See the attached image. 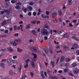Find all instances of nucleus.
Segmentation results:
<instances>
[{
	"label": "nucleus",
	"instance_id": "c756f323",
	"mask_svg": "<svg viewBox=\"0 0 79 79\" xmlns=\"http://www.w3.org/2000/svg\"><path fill=\"white\" fill-rule=\"evenodd\" d=\"M44 52H45V53L46 54H48V50H44Z\"/></svg>",
	"mask_w": 79,
	"mask_h": 79
},
{
	"label": "nucleus",
	"instance_id": "a19ab883",
	"mask_svg": "<svg viewBox=\"0 0 79 79\" xmlns=\"http://www.w3.org/2000/svg\"><path fill=\"white\" fill-rule=\"evenodd\" d=\"M46 15H49V14H50V12H49V11H46Z\"/></svg>",
	"mask_w": 79,
	"mask_h": 79
},
{
	"label": "nucleus",
	"instance_id": "864d4df0",
	"mask_svg": "<svg viewBox=\"0 0 79 79\" xmlns=\"http://www.w3.org/2000/svg\"><path fill=\"white\" fill-rule=\"evenodd\" d=\"M76 53L77 55H79V50H77L76 51Z\"/></svg>",
	"mask_w": 79,
	"mask_h": 79
},
{
	"label": "nucleus",
	"instance_id": "13d9d810",
	"mask_svg": "<svg viewBox=\"0 0 79 79\" xmlns=\"http://www.w3.org/2000/svg\"><path fill=\"white\" fill-rule=\"evenodd\" d=\"M30 43H31V42H34V40H29Z\"/></svg>",
	"mask_w": 79,
	"mask_h": 79
},
{
	"label": "nucleus",
	"instance_id": "37998d69",
	"mask_svg": "<svg viewBox=\"0 0 79 79\" xmlns=\"http://www.w3.org/2000/svg\"><path fill=\"white\" fill-rule=\"evenodd\" d=\"M31 23V24H35V22L34 21H32Z\"/></svg>",
	"mask_w": 79,
	"mask_h": 79
},
{
	"label": "nucleus",
	"instance_id": "de8ad7c7",
	"mask_svg": "<svg viewBox=\"0 0 79 79\" xmlns=\"http://www.w3.org/2000/svg\"><path fill=\"white\" fill-rule=\"evenodd\" d=\"M44 74L45 76L47 77V73L46 72H44Z\"/></svg>",
	"mask_w": 79,
	"mask_h": 79
},
{
	"label": "nucleus",
	"instance_id": "4c0bfd02",
	"mask_svg": "<svg viewBox=\"0 0 79 79\" xmlns=\"http://www.w3.org/2000/svg\"><path fill=\"white\" fill-rule=\"evenodd\" d=\"M63 63H61L60 65V66H64V64Z\"/></svg>",
	"mask_w": 79,
	"mask_h": 79
},
{
	"label": "nucleus",
	"instance_id": "603ef678",
	"mask_svg": "<svg viewBox=\"0 0 79 79\" xmlns=\"http://www.w3.org/2000/svg\"><path fill=\"white\" fill-rule=\"evenodd\" d=\"M53 32H55V33H57L58 32V31L56 30H53Z\"/></svg>",
	"mask_w": 79,
	"mask_h": 79
},
{
	"label": "nucleus",
	"instance_id": "c85d7f7f",
	"mask_svg": "<svg viewBox=\"0 0 79 79\" xmlns=\"http://www.w3.org/2000/svg\"><path fill=\"white\" fill-rule=\"evenodd\" d=\"M65 60L66 61H67V62H69V61H70V58H67L65 59Z\"/></svg>",
	"mask_w": 79,
	"mask_h": 79
},
{
	"label": "nucleus",
	"instance_id": "393cba45",
	"mask_svg": "<svg viewBox=\"0 0 79 79\" xmlns=\"http://www.w3.org/2000/svg\"><path fill=\"white\" fill-rule=\"evenodd\" d=\"M12 62L13 63H16L17 62V60H12Z\"/></svg>",
	"mask_w": 79,
	"mask_h": 79
},
{
	"label": "nucleus",
	"instance_id": "4468645a",
	"mask_svg": "<svg viewBox=\"0 0 79 79\" xmlns=\"http://www.w3.org/2000/svg\"><path fill=\"white\" fill-rule=\"evenodd\" d=\"M44 28H48L49 27V25H48V23H46L44 25Z\"/></svg>",
	"mask_w": 79,
	"mask_h": 79
},
{
	"label": "nucleus",
	"instance_id": "052dcab7",
	"mask_svg": "<svg viewBox=\"0 0 79 79\" xmlns=\"http://www.w3.org/2000/svg\"><path fill=\"white\" fill-rule=\"evenodd\" d=\"M30 75L31 77H33V76H34V73H32L31 72L30 73Z\"/></svg>",
	"mask_w": 79,
	"mask_h": 79
},
{
	"label": "nucleus",
	"instance_id": "0eeeda50",
	"mask_svg": "<svg viewBox=\"0 0 79 79\" xmlns=\"http://www.w3.org/2000/svg\"><path fill=\"white\" fill-rule=\"evenodd\" d=\"M57 16V13L53 12L52 14V17L53 18H55V17Z\"/></svg>",
	"mask_w": 79,
	"mask_h": 79
},
{
	"label": "nucleus",
	"instance_id": "cd10ccee",
	"mask_svg": "<svg viewBox=\"0 0 79 79\" xmlns=\"http://www.w3.org/2000/svg\"><path fill=\"white\" fill-rule=\"evenodd\" d=\"M69 76H72V77L74 76V75H73V73H72L71 72H69Z\"/></svg>",
	"mask_w": 79,
	"mask_h": 79
},
{
	"label": "nucleus",
	"instance_id": "ea45409f",
	"mask_svg": "<svg viewBox=\"0 0 79 79\" xmlns=\"http://www.w3.org/2000/svg\"><path fill=\"white\" fill-rule=\"evenodd\" d=\"M7 61L8 63H11V60L10 59H8Z\"/></svg>",
	"mask_w": 79,
	"mask_h": 79
},
{
	"label": "nucleus",
	"instance_id": "e433bc0d",
	"mask_svg": "<svg viewBox=\"0 0 79 79\" xmlns=\"http://www.w3.org/2000/svg\"><path fill=\"white\" fill-rule=\"evenodd\" d=\"M41 74H42V78H43V79H45V76H44V73H41Z\"/></svg>",
	"mask_w": 79,
	"mask_h": 79
},
{
	"label": "nucleus",
	"instance_id": "4be33fe9",
	"mask_svg": "<svg viewBox=\"0 0 79 79\" xmlns=\"http://www.w3.org/2000/svg\"><path fill=\"white\" fill-rule=\"evenodd\" d=\"M72 2V0H68V2H69V5H70L72 4V2Z\"/></svg>",
	"mask_w": 79,
	"mask_h": 79
},
{
	"label": "nucleus",
	"instance_id": "7c9ffc66",
	"mask_svg": "<svg viewBox=\"0 0 79 79\" xmlns=\"http://www.w3.org/2000/svg\"><path fill=\"white\" fill-rule=\"evenodd\" d=\"M47 2H48L49 3H51V2H52L54 1V0H47Z\"/></svg>",
	"mask_w": 79,
	"mask_h": 79
},
{
	"label": "nucleus",
	"instance_id": "c9c22d12",
	"mask_svg": "<svg viewBox=\"0 0 79 79\" xmlns=\"http://www.w3.org/2000/svg\"><path fill=\"white\" fill-rule=\"evenodd\" d=\"M28 9L29 10H30V11H31V10H32V7H31V6H30L28 7Z\"/></svg>",
	"mask_w": 79,
	"mask_h": 79
},
{
	"label": "nucleus",
	"instance_id": "5fc2aeb1",
	"mask_svg": "<svg viewBox=\"0 0 79 79\" xmlns=\"http://www.w3.org/2000/svg\"><path fill=\"white\" fill-rule=\"evenodd\" d=\"M18 40V43H21V40L20 39H17Z\"/></svg>",
	"mask_w": 79,
	"mask_h": 79
},
{
	"label": "nucleus",
	"instance_id": "bb28decb",
	"mask_svg": "<svg viewBox=\"0 0 79 79\" xmlns=\"http://www.w3.org/2000/svg\"><path fill=\"white\" fill-rule=\"evenodd\" d=\"M69 70L68 69H66L64 70V73H66Z\"/></svg>",
	"mask_w": 79,
	"mask_h": 79
},
{
	"label": "nucleus",
	"instance_id": "79ce46f5",
	"mask_svg": "<svg viewBox=\"0 0 79 79\" xmlns=\"http://www.w3.org/2000/svg\"><path fill=\"white\" fill-rule=\"evenodd\" d=\"M24 12H26V11L27 10V8H25V9H23V10H22L23 11H24Z\"/></svg>",
	"mask_w": 79,
	"mask_h": 79
},
{
	"label": "nucleus",
	"instance_id": "f257e3e1",
	"mask_svg": "<svg viewBox=\"0 0 79 79\" xmlns=\"http://www.w3.org/2000/svg\"><path fill=\"white\" fill-rule=\"evenodd\" d=\"M41 33L42 35H48V31L46 29H43L41 30Z\"/></svg>",
	"mask_w": 79,
	"mask_h": 79
},
{
	"label": "nucleus",
	"instance_id": "49530a36",
	"mask_svg": "<svg viewBox=\"0 0 79 79\" xmlns=\"http://www.w3.org/2000/svg\"><path fill=\"white\" fill-rule=\"evenodd\" d=\"M27 67H28V64H26L24 66V68H26Z\"/></svg>",
	"mask_w": 79,
	"mask_h": 79
},
{
	"label": "nucleus",
	"instance_id": "423d86ee",
	"mask_svg": "<svg viewBox=\"0 0 79 79\" xmlns=\"http://www.w3.org/2000/svg\"><path fill=\"white\" fill-rule=\"evenodd\" d=\"M17 43H18V39H16L15 40L14 42L13 43V45L14 46H16L18 44Z\"/></svg>",
	"mask_w": 79,
	"mask_h": 79
},
{
	"label": "nucleus",
	"instance_id": "9d476101",
	"mask_svg": "<svg viewBox=\"0 0 79 79\" xmlns=\"http://www.w3.org/2000/svg\"><path fill=\"white\" fill-rule=\"evenodd\" d=\"M31 66L32 68H35V62L33 61V60L31 61Z\"/></svg>",
	"mask_w": 79,
	"mask_h": 79
},
{
	"label": "nucleus",
	"instance_id": "7ed1b4c3",
	"mask_svg": "<svg viewBox=\"0 0 79 79\" xmlns=\"http://www.w3.org/2000/svg\"><path fill=\"white\" fill-rule=\"evenodd\" d=\"M57 33L58 34H60L61 36H63V34H64V31L63 30H59L57 32Z\"/></svg>",
	"mask_w": 79,
	"mask_h": 79
},
{
	"label": "nucleus",
	"instance_id": "5701e85b",
	"mask_svg": "<svg viewBox=\"0 0 79 79\" xmlns=\"http://www.w3.org/2000/svg\"><path fill=\"white\" fill-rule=\"evenodd\" d=\"M6 21H4L1 23V25H6Z\"/></svg>",
	"mask_w": 79,
	"mask_h": 79
},
{
	"label": "nucleus",
	"instance_id": "1a4fd4ad",
	"mask_svg": "<svg viewBox=\"0 0 79 79\" xmlns=\"http://www.w3.org/2000/svg\"><path fill=\"white\" fill-rule=\"evenodd\" d=\"M79 69H77L75 70H74L73 71V73L75 74H77L79 73Z\"/></svg>",
	"mask_w": 79,
	"mask_h": 79
},
{
	"label": "nucleus",
	"instance_id": "3c124183",
	"mask_svg": "<svg viewBox=\"0 0 79 79\" xmlns=\"http://www.w3.org/2000/svg\"><path fill=\"white\" fill-rule=\"evenodd\" d=\"M28 16H31L32 15V13H31V12H29L28 14Z\"/></svg>",
	"mask_w": 79,
	"mask_h": 79
},
{
	"label": "nucleus",
	"instance_id": "09e8293b",
	"mask_svg": "<svg viewBox=\"0 0 79 79\" xmlns=\"http://www.w3.org/2000/svg\"><path fill=\"white\" fill-rule=\"evenodd\" d=\"M59 14L60 15H62V12H61V11H59Z\"/></svg>",
	"mask_w": 79,
	"mask_h": 79
},
{
	"label": "nucleus",
	"instance_id": "39448f33",
	"mask_svg": "<svg viewBox=\"0 0 79 79\" xmlns=\"http://www.w3.org/2000/svg\"><path fill=\"white\" fill-rule=\"evenodd\" d=\"M34 57L32 59V60L33 61H37V55L35 54L34 55Z\"/></svg>",
	"mask_w": 79,
	"mask_h": 79
},
{
	"label": "nucleus",
	"instance_id": "473e14b6",
	"mask_svg": "<svg viewBox=\"0 0 79 79\" xmlns=\"http://www.w3.org/2000/svg\"><path fill=\"white\" fill-rule=\"evenodd\" d=\"M5 5L6 7H8V4L7 3V2H5Z\"/></svg>",
	"mask_w": 79,
	"mask_h": 79
},
{
	"label": "nucleus",
	"instance_id": "20e7f679",
	"mask_svg": "<svg viewBox=\"0 0 79 79\" xmlns=\"http://www.w3.org/2000/svg\"><path fill=\"white\" fill-rule=\"evenodd\" d=\"M78 47V45L77 44H74L73 45L72 48H71V49L74 50V49H75L76 48Z\"/></svg>",
	"mask_w": 79,
	"mask_h": 79
},
{
	"label": "nucleus",
	"instance_id": "2eb2a0df",
	"mask_svg": "<svg viewBox=\"0 0 79 79\" xmlns=\"http://www.w3.org/2000/svg\"><path fill=\"white\" fill-rule=\"evenodd\" d=\"M30 50H37V48L34 47H31L30 48Z\"/></svg>",
	"mask_w": 79,
	"mask_h": 79
},
{
	"label": "nucleus",
	"instance_id": "9b49d317",
	"mask_svg": "<svg viewBox=\"0 0 79 79\" xmlns=\"http://www.w3.org/2000/svg\"><path fill=\"white\" fill-rule=\"evenodd\" d=\"M64 37L65 38H68L69 37V36L67 34V33H65V34H63V35Z\"/></svg>",
	"mask_w": 79,
	"mask_h": 79
},
{
	"label": "nucleus",
	"instance_id": "412c9836",
	"mask_svg": "<svg viewBox=\"0 0 79 79\" xmlns=\"http://www.w3.org/2000/svg\"><path fill=\"white\" fill-rule=\"evenodd\" d=\"M15 8L16 9L18 10V9H20V8H21V6L19 5L16 6H15Z\"/></svg>",
	"mask_w": 79,
	"mask_h": 79
},
{
	"label": "nucleus",
	"instance_id": "a878e982",
	"mask_svg": "<svg viewBox=\"0 0 79 79\" xmlns=\"http://www.w3.org/2000/svg\"><path fill=\"white\" fill-rule=\"evenodd\" d=\"M20 73L21 74V67L20 66L18 68Z\"/></svg>",
	"mask_w": 79,
	"mask_h": 79
},
{
	"label": "nucleus",
	"instance_id": "ddd939ff",
	"mask_svg": "<svg viewBox=\"0 0 79 79\" xmlns=\"http://www.w3.org/2000/svg\"><path fill=\"white\" fill-rule=\"evenodd\" d=\"M11 2L12 3H16L18 2V0H12L11 1Z\"/></svg>",
	"mask_w": 79,
	"mask_h": 79
},
{
	"label": "nucleus",
	"instance_id": "6e6d98bb",
	"mask_svg": "<svg viewBox=\"0 0 79 79\" xmlns=\"http://www.w3.org/2000/svg\"><path fill=\"white\" fill-rule=\"evenodd\" d=\"M17 52H23L22 50H17Z\"/></svg>",
	"mask_w": 79,
	"mask_h": 79
},
{
	"label": "nucleus",
	"instance_id": "0e129e2a",
	"mask_svg": "<svg viewBox=\"0 0 79 79\" xmlns=\"http://www.w3.org/2000/svg\"><path fill=\"white\" fill-rule=\"evenodd\" d=\"M29 4L30 5H34V3L32 2H31L29 3Z\"/></svg>",
	"mask_w": 79,
	"mask_h": 79
},
{
	"label": "nucleus",
	"instance_id": "69168bd1",
	"mask_svg": "<svg viewBox=\"0 0 79 79\" xmlns=\"http://www.w3.org/2000/svg\"><path fill=\"white\" fill-rule=\"evenodd\" d=\"M68 46H71V45H72V44L70 43H68Z\"/></svg>",
	"mask_w": 79,
	"mask_h": 79
},
{
	"label": "nucleus",
	"instance_id": "b1692460",
	"mask_svg": "<svg viewBox=\"0 0 79 79\" xmlns=\"http://www.w3.org/2000/svg\"><path fill=\"white\" fill-rule=\"evenodd\" d=\"M77 64L76 63H74L72 64V66L73 67H74V66H76Z\"/></svg>",
	"mask_w": 79,
	"mask_h": 79
},
{
	"label": "nucleus",
	"instance_id": "a18cd8bd",
	"mask_svg": "<svg viewBox=\"0 0 79 79\" xmlns=\"http://www.w3.org/2000/svg\"><path fill=\"white\" fill-rule=\"evenodd\" d=\"M14 29L15 31L17 29V27H16V26H14Z\"/></svg>",
	"mask_w": 79,
	"mask_h": 79
},
{
	"label": "nucleus",
	"instance_id": "f704fd0d",
	"mask_svg": "<svg viewBox=\"0 0 79 79\" xmlns=\"http://www.w3.org/2000/svg\"><path fill=\"white\" fill-rule=\"evenodd\" d=\"M6 61V60L4 59H2V60L1 61V62H4V63H5Z\"/></svg>",
	"mask_w": 79,
	"mask_h": 79
},
{
	"label": "nucleus",
	"instance_id": "c03bdc74",
	"mask_svg": "<svg viewBox=\"0 0 79 79\" xmlns=\"http://www.w3.org/2000/svg\"><path fill=\"white\" fill-rule=\"evenodd\" d=\"M30 26H31V24H30L29 25L27 26V28L29 29L30 28H31V27H30Z\"/></svg>",
	"mask_w": 79,
	"mask_h": 79
},
{
	"label": "nucleus",
	"instance_id": "e2e57ef3",
	"mask_svg": "<svg viewBox=\"0 0 79 79\" xmlns=\"http://www.w3.org/2000/svg\"><path fill=\"white\" fill-rule=\"evenodd\" d=\"M8 52H13V50H8Z\"/></svg>",
	"mask_w": 79,
	"mask_h": 79
},
{
	"label": "nucleus",
	"instance_id": "f3484780",
	"mask_svg": "<svg viewBox=\"0 0 79 79\" xmlns=\"http://www.w3.org/2000/svg\"><path fill=\"white\" fill-rule=\"evenodd\" d=\"M0 65L2 66V67L3 68H5V67L4 66L5 65V63H1L0 64Z\"/></svg>",
	"mask_w": 79,
	"mask_h": 79
},
{
	"label": "nucleus",
	"instance_id": "58836bf2",
	"mask_svg": "<svg viewBox=\"0 0 79 79\" xmlns=\"http://www.w3.org/2000/svg\"><path fill=\"white\" fill-rule=\"evenodd\" d=\"M47 73H48V74H50V73H51V71L48 70V69H47Z\"/></svg>",
	"mask_w": 79,
	"mask_h": 79
},
{
	"label": "nucleus",
	"instance_id": "4d7b16f0",
	"mask_svg": "<svg viewBox=\"0 0 79 79\" xmlns=\"http://www.w3.org/2000/svg\"><path fill=\"white\" fill-rule=\"evenodd\" d=\"M42 49H43V50H47V48L46 47H44Z\"/></svg>",
	"mask_w": 79,
	"mask_h": 79
},
{
	"label": "nucleus",
	"instance_id": "774afa93",
	"mask_svg": "<svg viewBox=\"0 0 79 79\" xmlns=\"http://www.w3.org/2000/svg\"><path fill=\"white\" fill-rule=\"evenodd\" d=\"M32 33L33 34L35 35V30H34L32 31Z\"/></svg>",
	"mask_w": 79,
	"mask_h": 79
},
{
	"label": "nucleus",
	"instance_id": "8fccbe9b",
	"mask_svg": "<svg viewBox=\"0 0 79 79\" xmlns=\"http://www.w3.org/2000/svg\"><path fill=\"white\" fill-rule=\"evenodd\" d=\"M8 30H6L5 31V33L8 34Z\"/></svg>",
	"mask_w": 79,
	"mask_h": 79
},
{
	"label": "nucleus",
	"instance_id": "f03ea898",
	"mask_svg": "<svg viewBox=\"0 0 79 79\" xmlns=\"http://www.w3.org/2000/svg\"><path fill=\"white\" fill-rule=\"evenodd\" d=\"M4 11L7 13V15L9 16L10 15V13H12V10L11 9H8V10H4Z\"/></svg>",
	"mask_w": 79,
	"mask_h": 79
},
{
	"label": "nucleus",
	"instance_id": "dca6fc26",
	"mask_svg": "<svg viewBox=\"0 0 79 79\" xmlns=\"http://www.w3.org/2000/svg\"><path fill=\"white\" fill-rule=\"evenodd\" d=\"M63 48H64L65 49H68V50H69V48L67 46H63Z\"/></svg>",
	"mask_w": 79,
	"mask_h": 79
},
{
	"label": "nucleus",
	"instance_id": "6e6552de",
	"mask_svg": "<svg viewBox=\"0 0 79 79\" xmlns=\"http://www.w3.org/2000/svg\"><path fill=\"white\" fill-rule=\"evenodd\" d=\"M64 59H65L64 56H62L60 58V62H63V61L64 60Z\"/></svg>",
	"mask_w": 79,
	"mask_h": 79
},
{
	"label": "nucleus",
	"instance_id": "72a5a7b5",
	"mask_svg": "<svg viewBox=\"0 0 79 79\" xmlns=\"http://www.w3.org/2000/svg\"><path fill=\"white\" fill-rule=\"evenodd\" d=\"M53 21H54V23H57V20H56V19H55V18H53Z\"/></svg>",
	"mask_w": 79,
	"mask_h": 79
},
{
	"label": "nucleus",
	"instance_id": "f8f14e48",
	"mask_svg": "<svg viewBox=\"0 0 79 79\" xmlns=\"http://www.w3.org/2000/svg\"><path fill=\"white\" fill-rule=\"evenodd\" d=\"M50 64V65H51V66H52V67L53 68V67H54V65L55 64V62L52 61H51Z\"/></svg>",
	"mask_w": 79,
	"mask_h": 79
},
{
	"label": "nucleus",
	"instance_id": "680f3d73",
	"mask_svg": "<svg viewBox=\"0 0 79 79\" xmlns=\"http://www.w3.org/2000/svg\"><path fill=\"white\" fill-rule=\"evenodd\" d=\"M33 16H36V12H33Z\"/></svg>",
	"mask_w": 79,
	"mask_h": 79
},
{
	"label": "nucleus",
	"instance_id": "aec40b11",
	"mask_svg": "<svg viewBox=\"0 0 79 79\" xmlns=\"http://www.w3.org/2000/svg\"><path fill=\"white\" fill-rule=\"evenodd\" d=\"M31 61V60H30V59H27L26 60V61L25 62L26 64H28V63H29V62Z\"/></svg>",
	"mask_w": 79,
	"mask_h": 79
},
{
	"label": "nucleus",
	"instance_id": "6ab92c4d",
	"mask_svg": "<svg viewBox=\"0 0 79 79\" xmlns=\"http://www.w3.org/2000/svg\"><path fill=\"white\" fill-rule=\"evenodd\" d=\"M9 74L10 76H13V71L12 70H10L9 72Z\"/></svg>",
	"mask_w": 79,
	"mask_h": 79
},
{
	"label": "nucleus",
	"instance_id": "bf43d9fd",
	"mask_svg": "<svg viewBox=\"0 0 79 79\" xmlns=\"http://www.w3.org/2000/svg\"><path fill=\"white\" fill-rule=\"evenodd\" d=\"M69 66V64L68 63H66L65 65V66L66 67H68Z\"/></svg>",
	"mask_w": 79,
	"mask_h": 79
},
{
	"label": "nucleus",
	"instance_id": "2f4dec72",
	"mask_svg": "<svg viewBox=\"0 0 79 79\" xmlns=\"http://www.w3.org/2000/svg\"><path fill=\"white\" fill-rule=\"evenodd\" d=\"M13 30V28L12 27H10L9 28V33L11 32V31Z\"/></svg>",
	"mask_w": 79,
	"mask_h": 79
},
{
	"label": "nucleus",
	"instance_id": "338daca9",
	"mask_svg": "<svg viewBox=\"0 0 79 79\" xmlns=\"http://www.w3.org/2000/svg\"><path fill=\"white\" fill-rule=\"evenodd\" d=\"M44 39H45V40H48V37H47V36H44Z\"/></svg>",
	"mask_w": 79,
	"mask_h": 79
},
{
	"label": "nucleus",
	"instance_id": "a211bd4d",
	"mask_svg": "<svg viewBox=\"0 0 79 79\" xmlns=\"http://www.w3.org/2000/svg\"><path fill=\"white\" fill-rule=\"evenodd\" d=\"M51 77L52 79H58V78L55 76H51Z\"/></svg>",
	"mask_w": 79,
	"mask_h": 79
}]
</instances>
